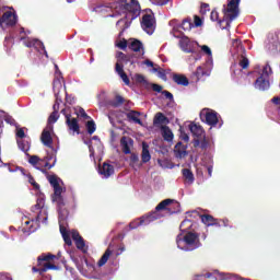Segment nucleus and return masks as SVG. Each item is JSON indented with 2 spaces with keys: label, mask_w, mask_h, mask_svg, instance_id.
<instances>
[{
  "label": "nucleus",
  "mask_w": 280,
  "mask_h": 280,
  "mask_svg": "<svg viewBox=\"0 0 280 280\" xmlns=\"http://www.w3.org/2000/svg\"><path fill=\"white\" fill-rule=\"evenodd\" d=\"M116 10L118 14H126L131 21H135L139 14H141V4L138 0H103V3L97 4L94 10L95 12H104V10ZM126 19H120L117 21L116 25L120 23H126Z\"/></svg>",
  "instance_id": "obj_1"
},
{
  "label": "nucleus",
  "mask_w": 280,
  "mask_h": 280,
  "mask_svg": "<svg viewBox=\"0 0 280 280\" xmlns=\"http://www.w3.org/2000/svg\"><path fill=\"white\" fill-rule=\"evenodd\" d=\"M161 211H166L168 215H174V213H180V202L174 199H164L156 207L155 210L136 219L129 223V229L132 231L139 229V226H148L151 222L161 220L163 214Z\"/></svg>",
  "instance_id": "obj_2"
},
{
  "label": "nucleus",
  "mask_w": 280,
  "mask_h": 280,
  "mask_svg": "<svg viewBox=\"0 0 280 280\" xmlns=\"http://www.w3.org/2000/svg\"><path fill=\"white\" fill-rule=\"evenodd\" d=\"M176 244L180 250H196V248H200V235L194 232H188L184 236L183 234H178L176 237Z\"/></svg>",
  "instance_id": "obj_3"
},
{
  "label": "nucleus",
  "mask_w": 280,
  "mask_h": 280,
  "mask_svg": "<svg viewBox=\"0 0 280 280\" xmlns=\"http://www.w3.org/2000/svg\"><path fill=\"white\" fill-rule=\"evenodd\" d=\"M242 0H229L228 9H224V16L219 21V25L222 30H226L240 16V2Z\"/></svg>",
  "instance_id": "obj_4"
},
{
  "label": "nucleus",
  "mask_w": 280,
  "mask_h": 280,
  "mask_svg": "<svg viewBox=\"0 0 280 280\" xmlns=\"http://www.w3.org/2000/svg\"><path fill=\"white\" fill-rule=\"evenodd\" d=\"M56 259V255L48 253V254H42L37 257V267L32 268V272H38L40 276L45 275L47 270H58V266L52 264Z\"/></svg>",
  "instance_id": "obj_5"
},
{
  "label": "nucleus",
  "mask_w": 280,
  "mask_h": 280,
  "mask_svg": "<svg viewBox=\"0 0 280 280\" xmlns=\"http://www.w3.org/2000/svg\"><path fill=\"white\" fill-rule=\"evenodd\" d=\"M258 74L259 77L254 82L255 89H258V91H268L270 89V75H272L270 63L267 62Z\"/></svg>",
  "instance_id": "obj_6"
},
{
  "label": "nucleus",
  "mask_w": 280,
  "mask_h": 280,
  "mask_svg": "<svg viewBox=\"0 0 280 280\" xmlns=\"http://www.w3.org/2000/svg\"><path fill=\"white\" fill-rule=\"evenodd\" d=\"M200 119L206 121L208 126H218V113L214 110L203 109L200 113Z\"/></svg>",
  "instance_id": "obj_7"
},
{
  "label": "nucleus",
  "mask_w": 280,
  "mask_h": 280,
  "mask_svg": "<svg viewBox=\"0 0 280 280\" xmlns=\"http://www.w3.org/2000/svg\"><path fill=\"white\" fill-rule=\"evenodd\" d=\"M154 15L152 14H144L141 21V27L144 32L149 35L154 34Z\"/></svg>",
  "instance_id": "obj_8"
},
{
  "label": "nucleus",
  "mask_w": 280,
  "mask_h": 280,
  "mask_svg": "<svg viewBox=\"0 0 280 280\" xmlns=\"http://www.w3.org/2000/svg\"><path fill=\"white\" fill-rule=\"evenodd\" d=\"M71 237H72L78 250H81L84 254L89 253V246H86V243L84 242V238L80 235V232L72 231Z\"/></svg>",
  "instance_id": "obj_9"
},
{
  "label": "nucleus",
  "mask_w": 280,
  "mask_h": 280,
  "mask_svg": "<svg viewBox=\"0 0 280 280\" xmlns=\"http://www.w3.org/2000/svg\"><path fill=\"white\" fill-rule=\"evenodd\" d=\"M132 145H135V140H132V138L124 136L120 139V148L124 154H132Z\"/></svg>",
  "instance_id": "obj_10"
},
{
  "label": "nucleus",
  "mask_w": 280,
  "mask_h": 280,
  "mask_svg": "<svg viewBox=\"0 0 280 280\" xmlns=\"http://www.w3.org/2000/svg\"><path fill=\"white\" fill-rule=\"evenodd\" d=\"M0 23H5L9 27H14V25H16V14L12 11L4 12L0 18Z\"/></svg>",
  "instance_id": "obj_11"
},
{
  "label": "nucleus",
  "mask_w": 280,
  "mask_h": 280,
  "mask_svg": "<svg viewBox=\"0 0 280 280\" xmlns=\"http://www.w3.org/2000/svg\"><path fill=\"white\" fill-rule=\"evenodd\" d=\"M66 124L69 128V130H72V132H77V135H80V124H78V118L71 117V115H66Z\"/></svg>",
  "instance_id": "obj_12"
},
{
  "label": "nucleus",
  "mask_w": 280,
  "mask_h": 280,
  "mask_svg": "<svg viewBox=\"0 0 280 280\" xmlns=\"http://www.w3.org/2000/svg\"><path fill=\"white\" fill-rule=\"evenodd\" d=\"M125 103L126 98L117 93L114 95V98L106 102L107 106H110L112 108H119L120 106H124Z\"/></svg>",
  "instance_id": "obj_13"
},
{
  "label": "nucleus",
  "mask_w": 280,
  "mask_h": 280,
  "mask_svg": "<svg viewBox=\"0 0 280 280\" xmlns=\"http://www.w3.org/2000/svg\"><path fill=\"white\" fill-rule=\"evenodd\" d=\"M116 65H118L119 67H124V65H128V62H130L131 65L135 63V61H132V55H126L122 51H118L116 54Z\"/></svg>",
  "instance_id": "obj_14"
},
{
  "label": "nucleus",
  "mask_w": 280,
  "mask_h": 280,
  "mask_svg": "<svg viewBox=\"0 0 280 280\" xmlns=\"http://www.w3.org/2000/svg\"><path fill=\"white\" fill-rule=\"evenodd\" d=\"M98 174L105 178H110V176L115 174V166L105 162L103 163L102 167L98 168Z\"/></svg>",
  "instance_id": "obj_15"
},
{
  "label": "nucleus",
  "mask_w": 280,
  "mask_h": 280,
  "mask_svg": "<svg viewBox=\"0 0 280 280\" xmlns=\"http://www.w3.org/2000/svg\"><path fill=\"white\" fill-rule=\"evenodd\" d=\"M200 220L206 226H220V220L213 218L211 214H201Z\"/></svg>",
  "instance_id": "obj_16"
},
{
  "label": "nucleus",
  "mask_w": 280,
  "mask_h": 280,
  "mask_svg": "<svg viewBox=\"0 0 280 280\" xmlns=\"http://www.w3.org/2000/svg\"><path fill=\"white\" fill-rule=\"evenodd\" d=\"M40 141L46 148H52L54 145V138H51V131L44 129L40 136Z\"/></svg>",
  "instance_id": "obj_17"
},
{
  "label": "nucleus",
  "mask_w": 280,
  "mask_h": 280,
  "mask_svg": "<svg viewBox=\"0 0 280 280\" xmlns=\"http://www.w3.org/2000/svg\"><path fill=\"white\" fill-rule=\"evenodd\" d=\"M174 154L176 159H185V156H187V144H183V142H177L174 148Z\"/></svg>",
  "instance_id": "obj_18"
},
{
  "label": "nucleus",
  "mask_w": 280,
  "mask_h": 280,
  "mask_svg": "<svg viewBox=\"0 0 280 280\" xmlns=\"http://www.w3.org/2000/svg\"><path fill=\"white\" fill-rule=\"evenodd\" d=\"M21 40H24L25 47H40L43 51L45 52V56L47 57V50H45V44L38 39H30V38H21Z\"/></svg>",
  "instance_id": "obj_19"
},
{
  "label": "nucleus",
  "mask_w": 280,
  "mask_h": 280,
  "mask_svg": "<svg viewBox=\"0 0 280 280\" xmlns=\"http://www.w3.org/2000/svg\"><path fill=\"white\" fill-rule=\"evenodd\" d=\"M152 155L150 154V145L148 142H142V153H141V161L142 163H150Z\"/></svg>",
  "instance_id": "obj_20"
},
{
  "label": "nucleus",
  "mask_w": 280,
  "mask_h": 280,
  "mask_svg": "<svg viewBox=\"0 0 280 280\" xmlns=\"http://www.w3.org/2000/svg\"><path fill=\"white\" fill-rule=\"evenodd\" d=\"M153 124H154V126H163V124L167 125V124H170V118H167V116H165V114L159 112L155 114V116L153 118Z\"/></svg>",
  "instance_id": "obj_21"
},
{
  "label": "nucleus",
  "mask_w": 280,
  "mask_h": 280,
  "mask_svg": "<svg viewBox=\"0 0 280 280\" xmlns=\"http://www.w3.org/2000/svg\"><path fill=\"white\" fill-rule=\"evenodd\" d=\"M115 71L119 75V78L122 80V82L130 86V79L128 78V74H126V71H124V66L115 65Z\"/></svg>",
  "instance_id": "obj_22"
},
{
  "label": "nucleus",
  "mask_w": 280,
  "mask_h": 280,
  "mask_svg": "<svg viewBox=\"0 0 280 280\" xmlns=\"http://www.w3.org/2000/svg\"><path fill=\"white\" fill-rule=\"evenodd\" d=\"M173 82L179 86H189V79H187L185 74L174 73Z\"/></svg>",
  "instance_id": "obj_23"
},
{
  "label": "nucleus",
  "mask_w": 280,
  "mask_h": 280,
  "mask_svg": "<svg viewBox=\"0 0 280 280\" xmlns=\"http://www.w3.org/2000/svg\"><path fill=\"white\" fill-rule=\"evenodd\" d=\"M189 130L194 135V137H197V139H201V137H205V129L200 125H189Z\"/></svg>",
  "instance_id": "obj_24"
},
{
  "label": "nucleus",
  "mask_w": 280,
  "mask_h": 280,
  "mask_svg": "<svg viewBox=\"0 0 280 280\" xmlns=\"http://www.w3.org/2000/svg\"><path fill=\"white\" fill-rule=\"evenodd\" d=\"M182 175L187 185H194V180H196V177L194 176V172H191V170L183 168Z\"/></svg>",
  "instance_id": "obj_25"
},
{
  "label": "nucleus",
  "mask_w": 280,
  "mask_h": 280,
  "mask_svg": "<svg viewBox=\"0 0 280 280\" xmlns=\"http://www.w3.org/2000/svg\"><path fill=\"white\" fill-rule=\"evenodd\" d=\"M201 139H202L201 141H200V139L194 140V148L200 147L202 150H207L209 148V145H211V142L207 138V136H202Z\"/></svg>",
  "instance_id": "obj_26"
},
{
  "label": "nucleus",
  "mask_w": 280,
  "mask_h": 280,
  "mask_svg": "<svg viewBox=\"0 0 280 280\" xmlns=\"http://www.w3.org/2000/svg\"><path fill=\"white\" fill-rule=\"evenodd\" d=\"M110 255H113V250L110 249V247H108L103 254V256L100 258V260L97 261L98 268L106 266V264L108 262V259H110Z\"/></svg>",
  "instance_id": "obj_27"
},
{
  "label": "nucleus",
  "mask_w": 280,
  "mask_h": 280,
  "mask_svg": "<svg viewBox=\"0 0 280 280\" xmlns=\"http://www.w3.org/2000/svg\"><path fill=\"white\" fill-rule=\"evenodd\" d=\"M141 114L137 110H130L127 113V119L128 121H133V124H139L141 126L143 122L141 121V118H139Z\"/></svg>",
  "instance_id": "obj_28"
},
{
  "label": "nucleus",
  "mask_w": 280,
  "mask_h": 280,
  "mask_svg": "<svg viewBox=\"0 0 280 280\" xmlns=\"http://www.w3.org/2000/svg\"><path fill=\"white\" fill-rule=\"evenodd\" d=\"M161 131H162V137H163L164 141H173L174 133L172 132V129H170L168 126H166V125L162 126Z\"/></svg>",
  "instance_id": "obj_29"
},
{
  "label": "nucleus",
  "mask_w": 280,
  "mask_h": 280,
  "mask_svg": "<svg viewBox=\"0 0 280 280\" xmlns=\"http://www.w3.org/2000/svg\"><path fill=\"white\" fill-rule=\"evenodd\" d=\"M129 49H131V51H140L141 49H143V43H141V40L139 39H131V42L129 43Z\"/></svg>",
  "instance_id": "obj_30"
},
{
  "label": "nucleus",
  "mask_w": 280,
  "mask_h": 280,
  "mask_svg": "<svg viewBox=\"0 0 280 280\" xmlns=\"http://www.w3.org/2000/svg\"><path fill=\"white\" fill-rule=\"evenodd\" d=\"M189 37L187 36H182L179 39V46L182 47L183 51H186V54L191 52V50L189 49Z\"/></svg>",
  "instance_id": "obj_31"
},
{
  "label": "nucleus",
  "mask_w": 280,
  "mask_h": 280,
  "mask_svg": "<svg viewBox=\"0 0 280 280\" xmlns=\"http://www.w3.org/2000/svg\"><path fill=\"white\" fill-rule=\"evenodd\" d=\"M60 233L63 237L65 244H67V246H72L73 242L71 241V235L69 234V231H67V229L61 226L60 228Z\"/></svg>",
  "instance_id": "obj_32"
},
{
  "label": "nucleus",
  "mask_w": 280,
  "mask_h": 280,
  "mask_svg": "<svg viewBox=\"0 0 280 280\" xmlns=\"http://www.w3.org/2000/svg\"><path fill=\"white\" fill-rule=\"evenodd\" d=\"M18 148L22 152H25V154H27V152H30L31 143L30 141H25V140H18Z\"/></svg>",
  "instance_id": "obj_33"
},
{
  "label": "nucleus",
  "mask_w": 280,
  "mask_h": 280,
  "mask_svg": "<svg viewBox=\"0 0 280 280\" xmlns=\"http://www.w3.org/2000/svg\"><path fill=\"white\" fill-rule=\"evenodd\" d=\"M54 202H57L58 211L59 213H62L65 211L66 202L62 197H55L52 198Z\"/></svg>",
  "instance_id": "obj_34"
},
{
  "label": "nucleus",
  "mask_w": 280,
  "mask_h": 280,
  "mask_svg": "<svg viewBox=\"0 0 280 280\" xmlns=\"http://www.w3.org/2000/svg\"><path fill=\"white\" fill-rule=\"evenodd\" d=\"M184 32H190L191 27H194V23H191V19H184L180 26Z\"/></svg>",
  "instance_id": "obj_35"
},
{
  "label": "nucleus",
  "mask_w": 280,
  "mask_h": 280,
  "mask_svg": "<svg viewBox=\"0 0 280 280\" xmlns=\"http://www.w3.org/2000/svg\"><path fill=\"white\" fill-rule=\"evenodd\" d=\"M194 75H196L197 81H199L201 78H205V75H209V73H207V71L202 68V66H199L194 72Z\"/></svg>",
  "instance_id": "obj_36"
},
{
  "label": "nucleus",
  "mask_w": 280,
  "mask_h": 280,
  "mask_svg": "<svg viewBox=\"0 0 280 280\" xmlns=\"http://www.w3.org/2000/svg\"><path fill=\"white\" fill-rule=\"evenodd\" d=\"M54 165H56V160L54 161L52 164H50L49 162L39 161V163L35 167H36V170L43 171V167H45L46 170H51V167H54Z\"/></svg>",
  "instance_id": "obj_37"
},
{
  "label": "nucleus",
  "mask_w": 280,
  "mask_h": 280,
  "mask_svg": "<svg viewBox=\"0 0 280 280\" xmlns=\"http://www.w3.org/2000/svg\"><path fill=\"white\" fill-rule=\"evenodd\" d=\"M27 156H28V163L31 165H33V167H36L40 163V161H45V160L38 158V155H30V154H27Z\"/></svg>",
  "instance_id": "obj_38"
},
{
  "label": "nucleus",
  "mask_w": 280,
  "mask_h": 280,
  "mask_svg": "<svg viewBox=\"0 0 280 280\" xmlns=\"http://www.w3.org/2000/svg\"><path fill=\"white\" fill-rule=\"evenodd\" d=\"M191 226H194V223L191 222V220L189 219H185L180 225H179V229L180 231H189V229H191Z\"/></svg>",
  "instance_id": "obj_39"
},
{
  "label": "nucleus",
  "mask_w": 280,
  "mask_h": 280,
  "mask_svg": "<svg viewBox=\"0 0 280 280\" xmlns=\"http://www.w3.org/2000/svg\"><path fill=\"white\" fill-rule=\"evenodd\" d=\"M52 88H54V91H56L57 89L56 93H58V102L59 104H62V98H60V92L58 91L59 89H62V83H60V81H54Z\"/></svg>",
  "instance_id": "obj_40"
},
{
  "label": "nucleus",
  "mask_w": 280,
  "mask_h": 280,
  "mask_svg": "<svg viewBox=\"0 0 280 280\" xmlns=\"http://www.w3.org/2000/svg\"><path fill=\"white\" fill-rule=\"evenodd\" d=\"M86 130H88L89 135H93V132H95V130H96L95 121L89 120L86 122Z\"/></svg>",
  "instance_id": "obj_41"
},
{
  "label": "nucleus",
  "mask_w": 280,
  "mask_h": 280,
  "mask_svg": "<svg viewBox=\"0 0 280 280\" xmlns=\"http://www.w3.org/2000/svg\"><path fill=\"white\" fill-rule=\"evenodd\" d=\"M54 188V195H52V199L54 198H60L62 197V186H55Z\"/></svg>",
  "instance_id": "obj_42"
},
{
  "label": "nucleus",
  "mask_w": 280,
  "mask_h": 280,
  "mask_svg": "<svg viewBox=\"0 0 280 280\" xmlns=\"http://www.w3.org/2000/svg\"><path fill=\"white\" fill-rule=\"evenodd\" d=\"M233 45H234V49H236V54L240 51H244V46L242 45V40L236 38L234 39Z\"/></svg>",
  "instance_id": "obj_43"
},
{
  "label": "nucleus",
  "mask_w": 280,
  "mask_h": 280,
  "mask_svg": "<svg viewBox=\"0 0 280 280\" xmlns=\"http://www.w3.org/2000/svg\"><path fill=\"white\" fill-rule=\"evenodd\" d=\"M241 58L242 59L238 62L240 67L243 68V69H246L247 67H249L250 61H248V58L244 57V55H242Z\"/></svg>",
  "instance_id": "obj_44"
},
{
  "label": "nucleus",
  "mask_w": 280,
  "mask_h": 280,
  "mask_svg": "<svg viewBox=\"0 0 280 280\" xmlns=\"http://www.w3.org/2000/svg\"><path fill=\"white\" fill-rule=\"evenodd\" d=\"M48 180H49L51 187H58L60 185V183L58 182V176H56V175H50L48 177Z\"/></svg>",
  "instance_id": "obj_45"
},
{
  "label": "nucleus",
  "mask_w": 280,
  "mask_h": 280,
  "mask_svg": "<svg viewBox=\"0 0 280 280\" xmlns=\"http://www.w3.org/2000/svg\"><path fill=\"white\" fill-rule=\"evenodd\" d=\"M154 71L158 72V75H159V78H161V80H164V81L167 80V73H165V69H163V68H160V69L154 68Z\"/></svg>",
  "instance_id": "obj_46"
},
{
  "label": "nucleus",
  "mask_w": 280,
  "mask_h": 280,
  "mask_svg": "<svg viewBox=\"0 0 280 280\" xmlns=\"http://www.w3.org/2000/svg\"><path fill=\"white\" fill-rule=\"evenodd\" d=\"M45 207V200L38 199L36 205L32 207V211H39V209H43Z\"/></svg>",
  "instance_id": "obj_47"
},
{
  "label": "nucleus",
  "mask_w": 280,
  "mask_h": 280,
  "mask_svg": "<svg viewBox=\"0 0 280 280\" xmlns=\"http://www.w3.org/2000/svg\"><path fill=\"white\" fill-rule=\"evenodd\" d=\"M179 139L185 143H189V135H187L183 128L179 129Z\"/></svg>",
  "instance_id": "obj_48"
},
{
  "label": "nucleus",
  "mask_w": 280,
  "mask_h": 280,
  "mask_svg": "<svg viewBox=\"0 0 280 280\" xmlns=\"http://www.w3.org/2000/svg\"><path fill=\"white\" fill-rule=\"evenodd\" d=\"M60 116L58 115V113L57 112H52L51 114H50V116L48 117V124H56V121H58V118H59Z\"/></svg>",
  "instance_id": "obj_49"
},
{
  "label": "nucleus",
  "mask_w": 280,
  "mask_h": 280,
  "mask_svg": "<svg viewBox=\"0 0 280 280\" xmlns=\"http://www.w3.org/2000/svg\"><path fill=\"white\" fill-rule=\"evenodd\" d=\"M117 47L119 49L126 50L128 48V40L126 38H122L118 44Z\"/></svg>",
  "instance_id": "obj_50"
},
{
  "label": "nucleus",
  "mask_w": 280,
  "mask_h": 280,
  "mask_svg": "<svg viewBox=\"0 0 280 280\" xmlns=\"http://www.w3.org/2000/svg\"><path fill=\"white\" fill-rule=\"evenodd\" d=\"M210 19L211 21H218V23H220V13H218V11L213 10L210 14Z\"/></svg>",
  "instance_id": "obj_51"
},
{
  "label": "nucleus",
  "mask_w": 280,
  "mask_h": 280,
  "mask_svg": "<svg viewBox=\"0 0 280 280\" xmlns=\"http://www.w3.org/2000/svg\"><path fill=\"white\" fill-rule=\"evenodd\" d=\"M162 95H164L166 100H170V102H174V94H172L170 91L167 90L162 91Z\"/></svg>",
  "instance_id": "obj_52"
},
{
  "label": "nucleus",
  "mask_w": 280,
  "mask_h": 280,
  "mask_svg": "<svg viewBox=\"0 0 280 280\" xmlns=\"http://www.w3.org/2000/svg\"><path fill=\"white\" fill-rule=\"evenodd\" d=\"M56 102L52 106L54 113H58L60 110V102H58V93H55Z\"/></svg>",
  "instance_id": "obj_53"
},
{
  "label": "nucleus",
  "mask_w": 280,
  "mask_h": 280,
  "mask_svg": "<svg viewBox=\"0 0 280 280\" xmlns=\"http://www.w3.org/2000/svg\"><path fill=\"white\" fill-rule=\"evenodd\" d=\"M150 1L155 5H167L170 3V0H150Z\"/></svg>",
  "instance_id": "obj_54"
},
{
  "label": "nucleus",
  "mask_w": 280,
  "mask_h": 280,
  "mask_svg": "<svg viewBox=\"0 0 280 280\" xmlns=\"http://www.w3.org/2000/svg\"><path fill=\"white\" fill-rule=\"evenodd\" d=\"M28 183L35 187V189H38V187H40V185H38V183H36V179H34V176L28 175Z\"/></svg>",
  "instance_id": "obj_55"
},
{
  "label": "nucleus",
  "mask_w": 280,
  "mask_h": 280,
  "mask_svg": "<svg viewBox=\"0 0 280 280\" xmlns=\"http://www.w3.org/2000/svg\"><path fill=\"white\" fill-rule=\"evenodd\" d=\"M201 51H203L206 56H212L211 48H209L207 45L201 46Z\"/></svg>",
  "instance_id": "obj_56"
},
{
  "label": "nucleus",
  "mask_w": 280,
  "mask_h": 280,
  "mask_svg": "<svg viewBox=\"0 0 280 280\" xmlns=\"http://www.w3.org/2000/svg\"><path fill=\"white\" fill-rule=\"evenodd\" d=\"M200 12H201L202 14H207V12H209V3L202 2V3H201V7H200Z\"/></svg>",
  "instance_id": "obj_57"
},
{
  "label": "nucleus",
  "mask_w": 280,
  "mask_h": 280,
  "mask_svg": "<svg viewBox=\"0 0 280 280\" xmlns=\"http://www.w3.org/2000/svg\"><path fill=\"white\" fill-rule=\"evenodd\" d=\"M136 82H138L139 84H145V77H143V74H137Z\"/></svg>",
  "instance_id": "obj_58"
},
{
  "label": "nucleus",
  "mask_w": 280,
  "mask_h": 280,
  "mask_svg": "<svg viewBox=\"0 0 280 280\" xmlns=\"http://www.w3.org/2000/svg\"><path fill=\"white\" fill-rule=\"evenodd\" d=\"M16 137L18 139H25V130L23 128L18 129Z\"/></svg>",
  "instance_id": "obj_59"
},
{
  "label": "nucleus",
  "mask_w": 280,
  "mask_h": 280,
  "mask_svg": "<svg viewBox=\"0 0 280 280\" xmlns=\"http://www.w3.org/2000/svg\"><path fill=\"white\" fill-rule=\"evenodd\" d=\"M152 89L153 91H155V93H163V86H161L160 84L153 83Z\"/></svg>",
  "instance_id": "obj_60"
},
{
  "label": "nucleus",
  "mask_w": 280,
  "mask_h": 280,
  "mask_svg": "<svg viewBox=\"0 0 280 280\" xmlns=\"http://www.w3.org/2000/svg\"><path fill=\"white\" fill-rule=\"evenodd\" d=\"M130 163H132L133 165H135V163H139V155L136 153H131Z\"/></svg>",
  "instance_id": "obj_61"
},
{
  "label": "nucleus",
  "mask_w": 280,
  "mask_h": 280,
  "mask_svg": "<svg viewBox=\"0 0 280 280\" xmlns=\"http://www.w3.org/2000/svg\"><path fill=\"white\" fill-rule=\"evenodd\" d=\"M195 27H200L202 25V19H200V16L195 15Z\"/></svg>",
  "instance_id": "obj_62"
},
{
  "label": "nucleus",
  "mask_w": 280,
  "mask_h": 280,
  "mask_svg": "<svg viewBox=\"0 0 280 280\" xmlns=\"http://www.w3.org/2000/svg\"><path fill=\"white\" fill-rule=\"evenodd\" d=\"M272 104H276V106H279L280 104V97L279 96H276L271 100Z\"/></svg>",
  "instance_id": "obj_63"
},
{
  "label": "nucleus",
  "mask_w": 280,
  "mask_h": 280,
  "mask_svg": "<svg viewBox=\"0 0 280 280\" xmlns=\"http://www.w3.org/2000/svg\"><path fill=\"white\" fill-rule=\"evenodd\" d=\"M0 280H12L8 275H0Z\"/></svg>",
  "instance_id": "obj_64"
}]
</instances>
